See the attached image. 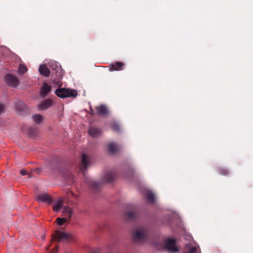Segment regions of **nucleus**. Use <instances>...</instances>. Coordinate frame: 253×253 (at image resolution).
<instances>
[{
	"label": "nucleus",
	"mask_w": 253,
	"mask_h": 253,
	"mask_svg": "<svg viewBox=\"0 0 253 253\" xmlns=\"http://www.w3.org/2000/svg\"><path fill=\"white\" fill-rule=\"evenodd\" d=\"M56 95L60 98H66L70 97H75L77 95V90L66 88H59L55 92Z\"/></svg>",
	"instance_id": "nucleus-3"
},
{
	"label": "nucleus",
	"mask_w": 253,
	"mask_h": 253,
	"mask_svg": "<svg viewBox=\"0 0 253 253\" xmlns=\"http://www.w3.org/2000/svg\"><path fill=\"white\" fill-rule=\"evenodd\" d=\"M33 119L36 124H40L42 120V116L41 115L36 114L33 116Z\"/></svg>",
	"instance_id": "nucleus-22"
},
{
	"label": "nucleus",
	"mask_w": 253,
	"mask_h": 253,
	"mask_svg": "<svg viewBox=\"0 0 253 253\" xmlns=\"http://www.w3.org/2000/svg\"><path fill=\"white\" fill-rule=\"evenodd\" d=\"M67 196L69 200H70L71 202H73V199H78V195L75 194L73 191H69L67 193Z\"/></svg>",
	"instance_id": "nucleus-19"
},
{
	"label": "nucleus",
	"mask_w": 253,
	"mask_h": 253,
	"mask_svg": "<svg viewBox=\"0 0 253 253\" xmlns=\"http://www.w3.org/2000/svg\"><path fill=\"white\" fill-rule=\"evenodd\" d=\"M219 172L220 174L225 176L227 175L229 173V171L227 169L224 168L219 169Z\"/></svg>",
	"instance_id": "nucleus-26"
},
{
	"label": "nucleus",
	"mask_w": 253,
	"mask_h": 253,
	"mask_svg": "<svg viewBox=\"0 0 253 253\" xmlns=\"http://www.w3.org/2000/svg\"><path fill=\"white\" fill-rule=\"evenodd\" d=\"M4 80L6 84L10 86L16 87L19 84V81L17 78L12 75H6Z\"/></svg>",
	"instance_id": "nucleus-6"
},
{
	"label": "nucleus",
	"mask_w": 253,
	"mask_h": 253,
	"mask_svg": "<svg viewBox=\"0 0 253 253\" xmlns=\"http://www.w3.org/2000/svg\"><path fill=\"white\" fill-rule=\"evenodd\" d=\"M125 66L124 63L121 62H116L115 63L111 64L109 65V70L111 72L115 71H121L123 70Z\"/></svg>",
	"instance_id": "nucleus-9"
},
{
	"label": "nucleus",
	"mask_w": 253,
	"mask_h": 253,
	"mask_svg": "<svg viewBox=\"0 0 253 253\" xmlns=\"http://www.w3.org/2000/svg\"><path fill=\"white\" fill-rule=\"evenodd\" d=\"M91 253H98L97 251H93Z\"/></svg>",
	"instance_id": "nucleus-35"
},
{
	"label": "nucleus",
	"mask_w": 253,
	"mask_h": 253,
	"mask_svg": "<svg viewBox=\"0 0 253 253\" xmlns=\"http://www.w3.org/2000/svg\"><path fill=\"white\" fill-rule=\"evenodd\" d=\"M90 114L91 115H95V114H96V110L95 111H94V110H92L91 109H90Z\"/></svg>",
	"instance_id": "nucleus-33"
},
{
	"label": "nucleus",
	"mask_w": 253,
	"mask_h": 253,
	"mask_svg": "<svg viewBox=\"0 0 253 253\" xmlns=\"http://www.w3.org/2000/svg\"><path fill=\"white\" fill-rule=\"evenodd\" d=\"M27 71V67L22 64H20L18 69V73L20 75L24 74Z\"/></svg>",
	"instance_id": "nucleus-23"
},
{
	"label": "nucleus",
	"mask_w": 253,
	"mask_h": 253,
	"mask_svg": "<svg viewBox=\"0 0 253 253\" xmlns=\"http://www.w3.org/2000/svg\"><path fill=\"white\" fill-rule=\"evenodd\" d=\"M4 106L3 104H0V115L2 113Z\"/></svg>",
	"instance_id": "nucleus-31"
},
{
	"label": "nucleus",
	"mask_w": 253,
	"mask_h": 253,
	"mask_svg": "<svg viewBox=\"0 0 253 253\" xmlns=\"http://www.w3.org/2000/svg\"><path fill=\"white\" fill-rule=\"evenodd\" d=\"M147 229L144 226H140L132 231L133 240L136 243L144 242L147 236Z\"/></svg>",
	"instance_id": "nucleus-2"
},
{
	"label": "nucleus",
	"mask_w": 253,
	"mask_h": 253,
	"mask_svg": "<svg viewBox=\"0 0 253 253\" xmlns=\"http://www.w3.org/2000/svg\"><path fill=\"white\" fill-rule=\"evenodd\" d=\"M51 86L46 83H43V86L41 88L40 94L42 98L45 97L50 91Z\"/></svg>",
	"instance_id": "nucleus-7"
},
{
	"label": "nucleus",
	"mask_w": 253,
	"mask_h": 253,
	"mask_svg": "<svg viewBox=\"0 0 253 253\" xmlns=\"http://www.w3.org/2000/svg\"><path fill=\"white\" fill-rule=\"evenodd\" d=\"M90 160L87 156L84 154L82 155L81 161H80V173L82 172L84 176H85V170L90 164Z\"/></svg>",
	"instance_id": "nucleus-4"
},
{
	"label": "nucleus",
	"mask_w": 253,
	"mask_h": 253,
	"mask_svg": "<svg viewBox=\"0 0 253 253\" xmlns=\"http://www.w3.org/2000/svg\"><path fill=\"white\" fill-rule=\"evenodd\" d=\"M95 109L96 110V114L100 116H104L107 115L108 113V109L104 105L96 106Z\"/></svg>",
	"instance_id": "nucleus-10"
},
{
	"label": "nucleus",
	"mask_w": 253,
	"mask_h": 253,
	"mask_svg": "<svg viewBox=\"0 0 253 253\" xmlns=\"http://www.w3.org/2000/svg\"><path fill=\"white\" fill-rule=\"evenodd\" d=\"M63 203L61 201L55 202L53 205V210L55 212H58L62 209Z\"/></svg>",
	"instance_id": "nucleus-18"
},
{
	"label": "nucleus",
	"mask_w": 253,
	"mask_h": 253,
	"mask_svg": "<svg viewBox=\"0 0 253 253\" xmlns=\"http://www.w3.org/2000/svg\"><path fill=\"white\" fill-rule=\"evenodd\" d=\"M66 253H78V252L77 250H70L67 252H66Z\"/></svg>",
	"instance_id": "nucleus-32"
},
{
	"label": "nucleus",
	"mask_w": 253,
	"mask_h": 253,
	"mask_svg": "<svg viewBox=\"0 0 253 253\" xmlns=\"http://www.w3.org/2000/svg\"><path fill=\"white\" fill-rule=\"evenodd\" d=\"M20 174L22 175H25L28 174L29 175V177H31L30 174L26 170H25V169H21L20 170Z\"/></svg>",
	"instance_id": "nucleus-28"
},
{
	"label": "nucleus",
	"mask_w": 253,
	"mask_h": 253,
	"mask_svg": "<svg viewBox=\"0 0 253 253\" xmlns=\"http://www.w3.org/2000/svg\"><path fill=\"white\" fill-rule=\"evenodd\" d=\"M36 198L39 202L46 203L48 204H50L52 203L51 198L49 195L46 193L40 194L37 196Z\"/></svg>",
	"instance_id": "nucleus-8"
},
{
	"label": "nucleus",
	"mask_w": 253,
	"mask_h": 253,
	"mask_svg": "<svg viewBox=\"0 0 253 253\" xmlns=\"http://www.w3.org/2000/svg\"><path fill=\"white\" fill-rule=\"evenodd\" d=\"M40 73L45 76L48 77L50 74V71L45 65H42L39 67Z\"/></svg>",
	"instance_id": "nucleus-14"
},
{
	"label": "nucleus",
	"mask_w": 253,
	"mask_h": 253,
	"mask_svg": "<svg viewBox=\"0 0 253 253\" xmlns=\"http://www.w3.org/2000/svg\"><path fill=\"white\" fill-rule=\"evenodd\" d=\"M53 105V102L50 99H47L43 101L39 106L40 110H45L50 107Z\"/></svg>",
	"instance_id": "nucleus-13"
},
{
	"label": "nucleus",
	"mask_w": 253,
	"mask_h": 253,
	"mask_svg": "<svg viewBox=\"0 0 253 253\" xmlns=\"http://www.w3.org/2000/svg\"><path fill=\"white\" fill-rule=\"evenodd\" d=\"M52 240L60 242L66 240L70 243H73L77 241V236L73 233H68L59 230H56L52 236Z\"/></svg>",
	"instance_id": "nucleus-1"
},
{
	"label": "nucleus",
	"mask_w": 253,
	"mask_h": 253,
	"mask_svg": "<svg viewBox=\"0 0 253 253\" xmlns=\"http://www.w3.org/2000/svg\"><path fill=\"white\" fill-rule=\"evenodd\" d=\"M58 250V247L57 246H56V247L53 250L52 252H50L49 253H57Z\"/></svg>",
	"instance_id": "nucleus-30"
},
{
	"label": "nucleus",
	"mask_w": 253,
	"mask_h": 253,
	"mask_svg": "<svg viewBox=\"0 0 253 253\" xmlns=\"http://www.w3.org/2000/svg\"><path fill=\"white\" fill-rule=\"evenodd\" d=\"M115 178V174L112 172H109L105 174L102 178V181L104 182H111Z\"/></svg>",
	"instance_id": "nucleus-12"
},
{
	"label": "nucleus",
	"mask_w": 253,
	"mask_h": 253,
	"mask_svg": "<svg viewBox=\"0 0 253 253\" xmlns=\"http://www.w3.org/2000/svg\"><path fill=\"white\" fill-rule=\"evenodd\" d=\"M125 216L128 220H133L137 216V213L135 210L126 211L125 213Z\"/></svg>",
	"instance_id": "nucleus-11"
},
{
	"label": "nucleus",
	"mask_w": 253,
	"mask_h": 253,
	"mask_svg": "<svg viewBox=\"0 0 253 253\" xmlns=\"http://www.w3.org/2000/svg\"><path fill=\"white\" fill-rule=\"evenodd\" d=\"M63 212L68 217L70 218L72 216V210L68 207H65L63 208Z\"/></svg>",
	"instance_id": "nucleus-20"
},
{
	"label": "nucleus",
	"mask_w": 253,
	"mask_h": 253,
	"mask_svg": "<svg viewBox=\"0 0 253 253\" xmlns=\"http://www.w3.org/2000/svg\"><path fill=\"white\" fill-rule=\"evenodd\" d=\"M146 197L147 199V200L149 202H153L155 201V196L154 193H153L151 192H148L146 194Z\"/></svg>",
	"instance_id": "nucleus-24"
},
{
	"label": "nucleus",
	"mask_w": 253,
	"mask_h": 253,
	"mask_svg": "<svg viewBox=\"0 0 253 253\" xmlns=\"http://www.w3.org/2000/svg\"><path fill=\"white\" fill-rule=\"evenodd\" d=\"M56 221L58 225H62L67 221V219L65 218L58 217Z\"/></svg>",
	"instance_id": "nucleus-25"
},
{
	"label": "nucleus",
	"mask_w": 253,
	"mask_h": 253,
	"mask_svg": "<svg viewBox=\"0 0 253 253\" xmlns=\"http://www.w3.org/2000/svg\"><path fill=\"white\" fill-rule=\"evenodd\" d=\"M88 184L90 188L95 191H97L100 187V182L94 181H89Z\"/></svg>",
	"instance_id": "nucleus-17"
},
{
	"label": "nucleus",
	"mask_w": 253,
	"mask_h": 253,
	"mask_svg": "<svg viewBox=\"0 0 253 253\" xmlns=\"http://www.w3.org/2000/svg\"><path fill=\"white\" fill-rule=\"evenodd\" d=\"M189 253H198V249L196 247H192L190 250Z\"/></svg>",
	"instance_id": "nucleus-29"
},
{
	"label": "nucleus",
	"mask_w": 253,
	"mask_h": 253,
	"mask_svg": "<svg viewBox=\"0 0 253 253\" xmlns=\"http://www.w3.org/2000/svg\"><path fill=\"white\" fill-rule=\"evenodd\" d=\"M165 248L170 252L176 253L178 252V249L176 246V241L173 239H168L165 241Z\"/></svg>",
	"instance_id": "nucleus-5"
},
{
	"label": "nucleus",
	"mask_w": 253,
	"mask_h": 253,
	"mask_svg": "<svg viewBox=\"0 0 253 253\" xmlns=\"http://www.w3.org/2000/svg\"><path fill=\"white\" fill-rule=\"evenodd\" d=\"M108 149L110 154H114L119 150V148L115 143L111 142L108 144Z\"/></svg>",
	"instance_id": "nucleus-16"
},
{
	"label": "nucleus",
	"mask_w": 253,
	"mask_h": 253,
	"mask_svg": "<svg viewBox=\"0 0 253 253\" xmlns=\"http://www.w3.org/2000/svg\"><path fill=\"white\" fill-rule=\"evenodd\" d=\"M15 108L20 111H23L25 107L24 103L21 101H17L15 104Z\"/></svg>",
	"instance_id": "nucleus-21"
},
{
	"label": "nucleus",
	"mask_w": 253,
	"mask_h": 253,
	"mask_svg": "<svg viewBox=\"0 0 253 253\" xmlns=\"http://www.w3.org/2000/svg\"><path fill=\"white\" fill-rule=\"evenodd\" d=\"M89 133L92 137H96L101 134V130L98 128L91 127L89 129Z\"/></svg>",
	"instance_id": "nucleus-15"
},
{
	"label": "nucleus",
	"mask_w": 253,
	"mask_h": 253,
	"mask_svg": "<svg viewBox=\"0 0 253 253\" xmlns=\"http://www.w3.org/2000/svg\"><path fill=\"white\" fill-rule=\"evenodd\" d=\"M35 130H36L35 128H31L29 129V132L30 133H33V131L34 132Z\"/></svg>",
	"instance_id": "nucleus-34"
},
{
	"label": "nucleus",
	"mask_w": 253,
	"mask_h": 253,
	"mask_svg": "<svg viewBox=\"0 0 253 253\" xmlns=\"http://www.w3.org/2000/svg\"><path fill=\"white\" fill-rule=\"evenodd\" d=\"M111 127L112 129L114 131H119L120 130V125L116 123L112 124Z\"/></svg>",
	"instance_id": "nucleus-27"
}]
</instances>
